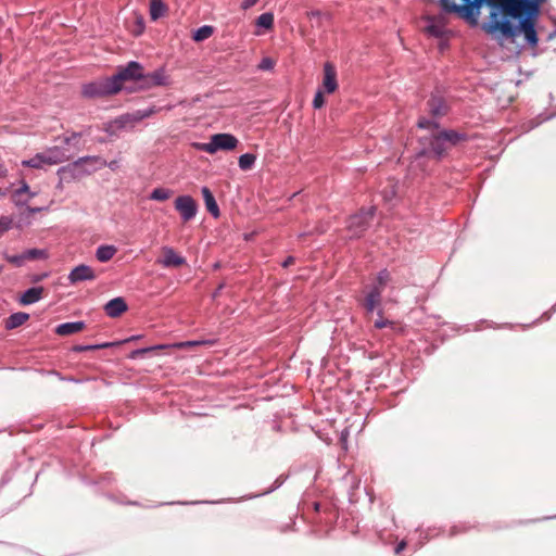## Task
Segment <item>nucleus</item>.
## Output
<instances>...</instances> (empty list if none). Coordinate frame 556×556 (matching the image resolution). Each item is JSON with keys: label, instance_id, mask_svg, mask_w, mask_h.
<instances>
[{"label": "nucleus", "instance_id": "f257e3e1", "mask_svg": "<svg viewBox=\"0 0 556 556\" xmlns=\"http://www.w3.org/2000/svg\"><path fill=\"white\" fill-rule=\"evenodd\" d=\"M489 4L500 5L504 13L513 18H520L517 25L509 18L500 17L497 13L491 14L485 29L489 34L501 35L503 38L515 41L516 37L523 35L531 47L538 45L535 20L539 14V4L530 0H486Z\"/></svg>", "mask_w": 556, "mask_h": 556}, {"label": "nucleus", "instance_id": "f03ea898", "mask_svg": "<svg viewBox=\"0 0 556 556\" xmlns=\"http://www.w3.org/2000/svg\"><path fill=\"white\" fill-rule=\"evenodd\" d=\"M418 127L430 134L420 137L422 148L416 156L415 166H421L424 160L438 162L451 147L462 139L456 131L440 130L438 124L431 119L420 118Z\"/></svg>", "mask_w": 556, "mask_h": 556}, {"label": "nucleus", "instance_id": "7ed1b4c3", "mask_svg": "<svg viewBox=\"0 0 556 556\" xmlns=\"http://www.w3.org/2000/svg\"><path fill=\"white\" fill-rule=\"evenodd\" d=\"M142 73V66L138 62L131 61L125 67L119 68L112 77L84 86V94L88 97L114 94L121 91L127 81L141 85Z\"/></svg>", "mask_w": 556, "mask_h": 556}, {"label": "nucleus", "instance_id": "20e7f679", "mask_svg": "<svg viewBox=\"0 0 556 556\" xmlns=\"http://www.w3.org/2000/svg\"><path fill=\"white\" fill-rule=\"evenodd\" d=\"M72 156L68 149L61 146L50 147L37 154L29 160L22 161V165L26 167L42 169L46 166L56 165L66 162Z\"/></svg>", "mask_w": 556, "mask_h": 556}, {"label": "nucleus", "instance_id": "39448f33", "mask_svg": "<svg viewBox=\"0 0 556 556\" xmlns=\"http://www.w3.org/2000/svg\"><path fill=\"white\" fill-rule=\"evenodd\" d=\"M239 140L231 134L219 132L212 135L207 142H195L193 147L208 154H215L218 151H232L237 149Z\"/></svg>", "mask_w": 556, "mask_h": 556}, {"label": "nucleus", "instance_id": "423d86ee", "mask_svg": "<svg viewBox=\"0 0 556 556\" xmlns=\"http://www.w3.org/2000/svg\"><path fill=\"white\" fill-rule=\"evenodd\" d=\"M154 113L153 109L138 110L134 113H128L119 116L115 121L111 122L106 130L111 134H115L122 129H129L135 126L136 123L151 116Z\"/></svg>", "mask_w": 556, "mask_h": 556}, {"label": "nucleus", "instance_id": "0eeeda50", "mask_svg": "<svg viewBox=\"0 0 556 556\" xmlns=\"http://www.w3.org/2000/svg\"><path fill=\"white\" fill-rule=\"evenodd\" d=\"M390 280V274L387 270L379 273L376 281L368 290L365 298V307L368 312H374L380 304L381 293Z\"/></svg>", "mask_w": 556, "mask_h": 556}, {"label": "nucleus", "instance_id": "6e6552de", "mask_svg": "<svg viewBox=\"0 0 556 556\" xmlns=\"http://www.w3.org/2000/svg\"><path fill=\"white\" fill-rule=\"evenodd\" d=\"M375 210H362L359 213L350 217L348 223V230L351 237H359L367 228L369 222L372 219Z\"/></svg>", "mask_w": 556, "mask_h": 556}, {"label": "nucleus", "instance_id": "1a4fd4ad", "mask_svg": "<svg viewBox=\"0 0 556 556\" xmlns=\"http://www.w3.org/2000/svg\"><path fill=\"white\" fill-rule=\"evenodd\" d=\"M175 208L184 222L195 217L198 212L197 202L190 195H180L175 200Z\"/></svg>", "mask_w": 556, "mask_h": 556}, {"label": "nucleus", "instance_id": "9d476101", "mask_svg": "<svg viewBox=\"0 0 556 556\" xmlns=\"http://www.w3.org/2000/svg\"><path fill=\"white\" fill-rule=\"evenodd\" d=\"M169 78L163 68H159L153 73L144 75L142 73L141 89H149L156 86H167Z\"/></svg>", "mask_w": 556, "mask_h": 556}, {"label": "nucleus", "instance_id": "9b49d317", "mask_svg": "<svg viewBox=\"0 0 556 556\" xmlns=\"http://www.w3.org/2000/svg\"><path fill=\"white\" fill-rule=\"evenodd\" d=\"M319 89L327 93H333L338 89L337 70L330 62L324 64L323 83Z\"/></svg>", "mask_w": 556, "mask_h": 556}, {"label": "nucleus", "instance_id": "f8f14e48", "mask_svg": "<svg viewBox=\"0 0 556 556\" xmlns=\"http://www.w3.org/2000/svg\"><path fill=\"white\" fill-rule=\"evenodd\" d=\"M67 278L72 285H75L81 281L94 280L97 278V275L92 267L81 264L74 267L68 274Z\"/></svg>", "mask_w": 556, "mask_h": 556}, {"label": "nucleus", "instance_id": "ddd939ff", "mask_svg": "<svg viewBox=\"0 0 556 556\" xmlns=\"http://www.w3.org/2000/svg\"><path fill=\"white\" fill-rule=\"evenodd\" d=\"M162 258L157 261L163 267H179L186 263L185 257L175 252L173 248H162Z\"/></svg>", "mask_w": 556, "mask_h": 556}, {"label": "nucleus", "instance_id": "4468645a", "mask_svg": "<svg viewBox=\"0 0 556 556\" xmlns=\"http://www.w3.org/2000/svg\"><path fill=\"white\" fill-rule=\"evenodd\" d=\"M126 309L127 304L122 298H115L109 301L104 306L106 315L112 318L121 316Z\"/></svg>", "mask_w": 556, "mask_h": 556}, {"label": "nucleus", "instance_id": "2eb2a0df", "mask_svg": "<svg viewBox=\"0 0 556 556\" xmlns=\"http://www.w3.org/2000/svg\"><path fill=\"white\" fill-rule=\"evenodd\" d=\"M85 328L84 321H71L60 324L55 328V333L59 336H71L80 332Z\"/></svg>", "mask_w": 556, "mask_h": 556}, {"label": "nucleus", "instance_id": "dca6fc26", "mask_svg": "<svg viewBox=\"0 0 556 556\" xmlns=\"http://www.w3.org/2000/svg\"><path fill=\"white\" fill-rule=\"evenodd\" d=\"M35 195L36 193L31 192L29 186L23 181L22 186L13 192L12 199L16 205H22L27 203V201Z\"/></svg>", "mask_w": 556, "mask_h": 556}, {"label": "nucleus", "instance_id": "f3484780", "mask_svg": "<svg viewBox=\"0 0 556 556\" xmlns=\"http://www.w3.org/2000/svg\"><path fill=\"white\" fill-rule=\"evenodd\" d=\"M85 164H88L91 166V169L87 170V173H90L91 170H94L97 168L105 166L106 162L99 156H85V157H80L79 160L74 162L72 166L74 167V169H77V168H80Z\"/></svg>", "mask_w": 556, "mask_h": 556}, {"label": "nucleus", "instance_id": "a211bd4d", "mask_svg": "<svg viewBox=\"0 0 556 556\" xmlns=\"http://www.w3.org/2000/svg\"><path fill=\"white\" fill-rule=\"evenodd\" d=\"M43 288L42 287H34L27 289L21 296V303L23 305H29L38 302L42 298Z\"/></svg>", "mask_w": 556, "mask_h": 556}, {"label": "nucleus", "instance_id": "6ab92c4d", "mask_svg": "<svg viewBox=\"0 0 556 556\" xmlns=\"http://www.w3.org/2000/svg\"><path fill=\"white\" fill-rule=\"evenodd\" d=\"M117 248L111 244H103L97 248L96 257L99 262L105 263L114 257Z\"/></svg>", "mask_w": 556, "mask_h": 556}, {"label": "nucleus", "instance_id": "aec40b11", "mask_svg": "<svg viewBox=\"0 0 556 556\" xmlns=\"http://www.w3.org/2000/svg\"><path fill=\"white\" fill-rule=\"evenodd\" d=\"M202 195H203V199H204L205 206H206L207 211L214 217H218L219 216L218 205H217V203L215 201L214 195L212 194V192L210 191V189L207 187H203L202 188Z\"/></svg>", "mask_w": 556, "mask_h": 556}, {"label": "nucleus", "instance_id": "412c9836", "mask_svg": "<svg viewBox=\"0 0 556 556\" xmlns=\"http://www.w3.org/2000/svg\"><path fill=\"white\" fill-rule=\"evenodd\" d=\"M29 315L27 313L18 312L10 315L5 320V329L12 330L20 326H22L26 320H28Z\"/></svg>", "mask_w": 556, "mask_h": 556}, {"label": "nucleus", "instance_id": "4be33fe9", "mask_svg": "<svg viewBox=\"0 0 556 556\" xmlns=\"http://www.w3.org/2000/svg\"><path fill=\"white\" fill-rule=\"evenodd\" d=\"M441 7L446 12H463L465 16H469L472 12V8L470 5L459 7L455 3L454 0H440Z\"/></svg>", "mask_w": 556, "mask_h": 556}, {"label": "nucleus", "instance_id": "5701e85b", "mask_svg": "<svg viewBox=\"0 0 556 556\" xmlns=\"http://www.w3.org/2000/svg\"><path fill=\"white\" fill-rule=\"evenodd\" d=\"M167 12V7L162 0H150V16L151 20L156 21L164 16Z\"/></svg>", "mask_w": 556, "mask_h": 556}, {"label": "nucleus", "instance_id": "b1692460", "mask_svg": "<svg viewBox=\"0 0 556 556\" xmlns=\"http://www.w3.org/2000/svg\"><path fill=\"white\" fill-rule=\"evenodd\" d=\"M255 24H256V26L258 28H263V29H266V30L273 28V26H274V14L270 13V12H266V13L261 14L256 18Z\"/></svg>", "mask_w": 556, "mask_h": 556}, {"label": "nucleus", "instance_id": "393cba45", "mask_svg": "<svg viewBox=\"0 0 556 556\" xmlns=\"http://www.w3.org/2000/svg\"><path fill=\"white\" fill-rule=\"evenodd\" d=\"M213 27L208 25H204L199 27L192 35V39L194 41H203L207 38H210L213 34Z\"/></svg>", "mask_w": 556, "mask_h": 556}, {"label": "nucleus", "instance_id": "a878e982", "mask_svg": "<svg viewBox=\"0 0 556 556\" xmlns=\"http://www.w3.org/2000/svg\"><path fill=\"white\" fill-rule=\"evenodd\" d=\"M255 161H256V156L254 154L245 153V154L240 155L238 164L242 170H249L254 166Z\"/></svg>", "mask_w": 556, "mask_h": 556}, {"label": "nucleus", "instance_id": "bb28decb", "mask_svg": "<svg viewBox=\"0 0 556 556\" xmlns=\"http://www.w3.org/2000/svg\"><path fill=\"white\" fill-rule=\"evenodd\" d=\"M172 191L166 188H155L151 194L150 199L155 201H165L170 198Z\"/></svg>", "mask_w": 556, "mask_h": 556}, {"label": "nucleus", "instance_id": "cd10ccee", "mask_svg": "<svg viewBox=\"0 0 556 556\" xmlns=\"http://www.w3.org/2000/svg\"><path fill=\"white\" fill-rule=\"evenodd\" d=\"M429 105H430V111L434 116L443 114L445 106H444V103L442 100L432 99L429 102Z\"/></svg>", "mask_w": 556, "mask_h": 556}, {"label": "nucleus", "instance_id": "c85d7f7f", "mask_svg": "<svg viewBox=\"0 0 556 556\" xmlns=\"http://www.w3.org/2000/svg\"><path fill=\"white\" fill-rule=\"evenodd\" d=\"M25 253L26 261L37 260V258H46L47 253L45 250L40 249H30L27 250Z\"/></svg>", "mask_w": 556, "mask_h": 556}, {"label": "nucleus", "instance_id": "c756f323", "mask_svg": "<svg viewBox=\"0 0 556 556\" xmlns=\"http://www.w3.org/2000/svg\"><path fill=\"white\" fill-rule=\"evenodd\" d=\"M13 227V218L10 216L0 217V237Z\"/></svg>", "mask_w": 556, "mask_h": 556}, {"label": "nucleus", "instance_id": "7c9ffc66", "mask_svg": "<svg viewBox=\"0 0 556 556\" xmlns=\"http://www.w3.org/2000/svg\"><path fill=\"white\" fill-rule=\"evenodd\" d=\"M7 261L15 266H22L26 262L25 253L8 255Z\"/></svg>", "mask_w": 556, "mask_h": 556}, {"label": "nucleus", "instance_id": "2f4dec72", "mask_svg": "<svg viewBox=\"0 0 556 556\" xmlns=\"http://www.w3.org/2000/svg\"><path fill=\"white\" fill-rule=\"evenodd\" d=\"M324 92L321 89L317 90L313 100L314 109H320L325 104Z\"/></svg>", "mask_w": 556, "mask_h": 556}, {"label": "nucleus", "instance_id": "473e14b6", "mask_svg": "<svg viewBox=\"0 0 556 556\" xmlns=\"http://www.w3.org/2000/svg\"><path fill=\"white\" fill-rule=\"evenodd\" d=\"M275 63L270 58H263L258 64V70L269 71L274 67Z\"/></svg>", "mask_w": 556, "mask_h": 556}, {"label": "nucleus", "instance_id": "72a5a7b5", "mask_svg": "<svg viewBox=\"0 0 556 556\" xmlns=\"http://www.w3.org/2000/svg\"><path fill=\"white\" fill-rule=\"evenodd\" d=\"M203 343H204L203 341H186V342L176 343L173 346L184 349V348L200 345Z\"/></svg>", "mask_w": 556, "mask_h": 556}, {"label": "nucleus", "instance_id": "f704fd0d", "mask_svg": "<svg viewBox=\"0 0 556 556\" xmlns=\"http://www.w3.org/2000/svg\"><path fill=\"white\" fill-rule=\"evenodd\" d=\"M168 345H163V344H160V345H154V346H151V348H147V349H141V350H137L134 352V355L136 354H143L146 352H149V351H153V350H161V349H165L167 348Z\"/></svg>", "mask_w": 556, "mask_h": 556}, {"label": "nucleus", "instance_id": "c9c22d12", "mask_svg": "<svg viewBox=\"0 0 556 556\" xmlns=\"http://www.w3.org/2000/svg\"><path fill=\"white\" fill-rule=\"evenodd\" d=\"M260 0H243L241 2V9L242 10H249L250 8L254 7Z\"/></svg>", "mask_w": 556, "mask_h": 556}, {"label": "nucleus", "instance_id": "e433bc0d", "mask_svg": "<svg viewBox=\"0 0 556 556\" xmlns=\"http://www.w3.org/2000/svg\"><path fill=\"white\" fill-rule=\"evenodd\" d=\"M78 137H79V134H77V132H73L71 136L65 137V138L63 139V142H64L65 144H70V143H71V142H73V141H75V142H76V141L78 140Z\"/></svg>", "mask_w": 556, "mask_h": 556}, {"label": "nucleus", "instance_id": "4c0bfd02", "mask_svg": "<svg viewBox=\"0 0 556 556\" xmlns=\"http://www.w3.org/2000/svg\"><path fill=\"white\" fill-rule=\"evenodd\" d=\"M406 546V543L404 541L400 542L397 546L395 547V553L400 554Z\"/></svg>", "mask_w": 556, "mask_h": 556}, {"label": "nucleus", "instance_id": "58836bf2", "mask_svg": "<svg viewBox=\"0 0 556 556\" xmlns=\"http://www.w3.org/2000/svg\"><path fill=\"white\" fill-rule=\"evenodd\" d=\"M387 324H388V321H386V320H382V319H381V320H377V321L375 323V326H376L377 328H383V327H386V326H387Z\"/></svg>", "mask_w": 556, "mask_h": 556}, {"label": "nucleus", "instance_id": "ea45409f", "mask_svg": "<svg viewBox=\"0 0 556 556\" xmlns=\"http://www.w3.org/2000/svg\"><path fill=\"white\" fill-rule=\"evenodd\" d=\"M294 262V258L292 256L288 257L283 263H282V266L283 267H288L289 265L293 264Z\"/></svg>", "mask_w": 556, "mask_h": 556}, {"label": "nucleus", "instance_id": "a19ab883", "mask_svg": "<svg viewBox=\"0 0 556 556\" xmlns=\"http://www.w3.org/2000/svg\"><path fill=\"white\" fill-rule=\"evenodd\" d=\"M109 345H110L109 343H104V344H101V345L86 346V350L106 348Z\"/></svg>", "mask_w": 556, "mask_h": 556}, {"label": "nucleus", "instance_id": "79ce46f5", "mask_svg": "<svg viewBox=\"0 0 556 556\" xmlns=\"http://www.w3.org/2000/svg\"><path fill=\"white\" fill-rule=\"evenodd\" d=\"M40 211H41V208H39V207H31V208H29L30 213H36V212H40Z\"/></svg>", "mask_w": 556, "mask_h": 556}, {"label": "nucleus", "instance_id": "37998d69", "mask_svg": "<svg viewBox=\"0 0 556 556\" xmlns=\"http://www.w3.org/2000/svg\"><path fill=\"white\" fill-rule=\"evenodd\" d=\"M3 175H5V169L2 166H0V176H3Z\"/></svg>", "mask_w": 556, "mask_h": 556}, {"label": "nucleus", "instance_id": "c03bdc74", "mask_svg": "<svg viewBox=\"0 0 556 556\" xmlns=\"http://www.w3.org/2000/svg\"><path fill=\"white\" fill-rule=\"evenodd\" d=\"M429 31H430V33H432V34H435V35L438 34V33L434 30V28H433V27H429Z\"/></svg>", "mask_w": 556, "mask_h": 556}, {"label": "nucleus", "instance_id": "a18cd8bd", "mask_svg": "<svg viewBox=\"0 0 556 556\" xmlns=\"http://www.w3.org/2000/svg\"><path fill=\"white\" fill-rule=\"evenodd\" d=\"M394 194H395V192H394V191H392L390 195H384V197H386L387 199H391Z\"/></svg>", "mask_w": 556, "mask_h": 556}, {"label": "nucleus", "instance_id": "49530a36", "mask_svg": "<svg viewBox=\"0 0 556 556\" xmlns=\"http://www.w3.org/2000/svg\"><path fill=\"white\" fill-rule=\"evenodd\" d=\"M109 166L113 168L115 166V162H112Z\"/></svg>", "mask_w": 556, "mask_h": 556}, {"label": "nucleus", "instance_id": "de8ad7c7", "mask_svg": "<svg viewBox=\"0 0 556 556\" xmlns=\"http://www.w3.org/2000/svg\"><path fill=\"white\" fill-rule=\"evenodd\" d=\"M480 3V0H476L473 4L478 5Z\"/></svg>", "mask_w": 556, "mask_h": 556}]
</instances>
